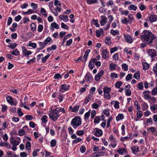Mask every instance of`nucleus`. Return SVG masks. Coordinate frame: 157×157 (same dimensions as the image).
Instances as JSON below:
<instances>
[{
	"label": "nucleus",
	"mask_w": 157,
	"mask_h": 157,
	"mask_svg": "<svg viewBox=\"0 0 157 157\" xmlns=\"http://www.w3.org/2000/svg\"><path fill=\"white\" fill-rule=\"evenodd\" d=\"M90 49H87L85 52L84 55L83 56V61L85 62L86 61L89 54L90 52Z\"/></svg>",
	"instance_id": "a878e982"
},
{
	"label": "nucleus",
	"mask_w": 157,
	"mask_h": 157,
	"mask_svg": "<svg viewBox=\"0 0 157 157\" xmlns=\"http://www.w3.org/2000/svg\"><path fill=\"white\" fill-rule=\"evenodd\" d=\"M101 21H100V24L101 25H104L107 21V18L104 16H101Z\"/></svg>",
	"instance_id": "5701e85b"
},
{
	"label": "nucleus",
	"mask_w": 157,
	"mask_h": 157,
	"mask_svg": "<svg viewBox=\"0 0 157 157\" xmlns=\"http://www.w3.org/2000/svg\"><path fill=\"white\" fill-rule=\"evenodd\" d=\"M143 116L142 112L141 111H138L136 113V117L138 118H140Z\"/></svg>",
	"instance_id": "bf43d9fd"
},
{
	"label": "nucleus",
	"mask_w": 157,
	"mask_h": 157,
	"mask_svg": "<svg viewBox=\"0 0 157 157\" xmlns=\"http://www.w3.org/2000/svg\"><path fill=\"white\" fill-rule=\"evenodd\" d=\"M109 52L106 49H104L102 51V57L105 59H107L109 56Z\"/></svg>",
	"instance_id": "dca6fc26"
},
{
	"label": "nucleus",
	"mask_w": 157,
	"mask_h": 157,
	"mask_svg": "<svg viewBox=\"0 0 157 157\" xmlns=\"http://www.w3.org/2000/svg\"><path fill=\"white\" fill-rule=\"evenodd\" d=\"M110 33L113 36H116L119 34V32L118 30H114L111 29L110 31Z\"/></svg>",
	"instance_id": "2f4dec72"
},
{
	"label": "nucleus",
	"mask_w": 157,
	"mask_h": 157,
	"mask_svg": "<svg viewBox=\"0 0 157 157\" xmlns=\"http://www.w3.org/2000/svg\"><path fill=\"white\" fill-rule=\"evenodd\" d=\"M114 2L113 0H109L107 2L106 5L107 6H110L112 7V6L114 4Z\"/></svg>",
	"instance_id": "a18cd8bd"
},
{
	"label": "nucleus",
	"mask_w": 157,
	"mask_h": 157,
	"mask_svg": "<svg viewBox=\"0 0 157 157\" xmlns=\"http://www.w3.org/2000/svg\"><path fill=\"white\" fill-rule=\"evenodd\" d=\"M124 52L126 53L127 54L131 55L132 54V52L131 51L129 50L128 48H125L124 49Z\"/></svg>",
	"instance_id": "603ef678"
},
{
	"label": "nucleus",
	"mask_w": 157,
	"mask_h": 157,
	"mask_svg": "<svg viewBox=\"0 0 157 157\" xmlns=\"http://www.w3.org/2000/svg\"><path fill=\"white\" fill-rule=\"evenodd\" d=\"M11 53L13 55L17 56L19 55L20 53L18 50L16 49L15 50L11 52Z\"/></svg>",
	"instance_id": "c03bdc74"
},
{
	"label": "nucleus",
	"mask_w": 157,
	"mask_h": 157,
	"mask_svg": "<svg viewBox=\"0 0 157 157\" xmlns=\"http://www.w3.org/2000/svg\"><path fill=\"white\" fill-rule=\"evenodd\" d=\"M104 74V71L101 70L97 74H96L95 76V79L96 81H99L102 76Z\"/></svg>",
	"instance_id": "ddd939ff"
},
{
	"label": "nucleus",
	"mask_w": 157,
	"mask_h": 157,
	"mask_svg": "<svg viewBox=\"0 0 157 157\" xmlns=\"http://www.w3.org/2000/svg\"><path fill=\"white\" fill-rule=\"evenodd\" d=\"M128 17L129 19V20H128L129 22L130 23H129V24H131L134 20V17L131 14H129Z\"/></svg>",
	"instance_id": "69168bd1"
},
{
	"label": "nucleus",
	"mask_w": 157,
	"mask_h": 157,
	"mask_svg": "<svg viewBox=\"0 0 157 157\" xmlns=\"http://www.w3.org/2000/svg\"><path fill=\"white\" fill-rule=\"evenodd\" d=\"M100 120V117L98 116H96L94 119V123H95L98 124Z\"/></svg>",
	"instance_id": "338daca9"
},
{
	"label": "nucleus",
	"mask_w": 157,
	"mask_h": 157,
	"mask_svg": "<svg viewBox=\"0 0 157 157\" xmlns=\"http://www.w3.org/2000/svg\"><path fill=\"white\" fill-rule=\"evenodd\" d=\"M92 75L89 72H87L85 76L84 81L90 82L92 80Z\"/></svg>",
	"instance_id": "423d86ee"
},
{
	"label": "nucleus",
	"mask_w": 157,
	"mask_h": 157,
	"mask_svg": "<svg viewBox=\"0 0 157 157\" xmlns=\"http://www.w3.org/2000/svg\"><path fill=\"white\" fill-rule=\"evenodd\" d=\"M27 46L31 47L33 48H35L36 47L37 45L36 43H32L30 41L29 42V44L27 45Z\"/></svg>",
	"instance_id": "473e14b6"
},
{
	"label": "nucleus",
	"mask_w": 157,
	"mask_h": 157,
	"mask_svg": "<svg viewBox=\"0 0 157 157\" xmlns=\"http://www.w3.org/2000/svg\"><path fill=\"white\" fill-rule=\"evenodd\" d=\"M59 18L60 20H62L64 22H67L68 20V17L66 15H60L59 16Z\"/></svg>",
	"instance_id": "aec40b11"
},
{
	"label": "nucleus",
	"mask_w": 157,
	"mask_h": 157,
	"mask_svg": "<svg viewBox=\"0 0 157 157\" xmlns=\"http://www.w3.org/2000/svg\"><path fill=\"white\" fill-rule=\"evenodd\" d=\"M70 88V86L67 84H63L60 86L59 91L62 93H64L68 90Z\"/></svg>",
	"instance_id": "20e7f679"
},
{
	"label": "nucleus",
	"mask_w": 157,
	"mask_h": 157,
	"mask_svg": "<svg viewBox=\"0 0 157 157\" xmlns=\"http://www.w3.org/2000/svg\"><path fill=\"white\" fill-rule=\"evenodd\" d=\"M150 46H152L157 49V39L154 37V39L150 42L148 44Z\"/></svg>",
	"instance_id": "f3484780"
},
{
	"label": "nucleus",
	"mask_w": 157,
	"mask_h": 157,
	"mask_svg": "<svg viewBox=\"0 0 157 157\" xmlns=\"http://www.w3.org/2000/svg\"><path fill=\"white\" fill-rule=\"evenodd\" d=\"M103 92L104 94L110 93V91L111 90V89L110 87L106 86L103 89Z\"/></svg>",
	"instance_id": "c756f323"
},
{
	"label": "nucleus",
	"mask_w": 157,
	"mask_h": 157,
	"mask_svg": "<svg viewBox=\"0 0 157 157\" xmlns=\"http://www.w3.org/2000/svg\"><path fill=\"white\" fill-rule=\"evenodd\" d=\"M90 110H89L85 114L84 116V118L85 120H88L89 117H90Z\"/></svg>",
	"instance_id": "6e6d98bb"
},
{
	"label": "nucleus",
	"mask_w": 157,
	"mask_h": 157,
	"mask_svg": "<svg viewBox=\"0 0 157 157\" xmlns=\"http://www.w3.org/2000/svg\"><path fill=\"white\" fill-rule=\"evenodd\" d=\"M140 39L144 42H146L148 44L154 39L153 34L147 30H144L141 34Z\"/></svg>",
	"instance_id": "f03ea898"
},
{
	"label": "nucleus",
	"mask_w": 157,
	"mask_h": 157,
	"mask_svg": "<svg viewBox=\"0 0 157 157\" xmlns=\"http://www.w3.org/2000/svg\"><path fill=\"white\" fill-rule=\"evenodd\" d=\"M142 65L143 69L144 70H146L148 69L149 67V64L147 62H143Z\"/></svg>",
	"instance_id": "bb28decb"
},
{
	"label": "nucleus",
	"mask_w": 157,
	"mask_h": 157,
	"mask_svg": "<svg viewBox=\"0 0 157 157\" xmlns=\"http://www.w3.org/2000/svg\"><path fill=\"white\" fill-rule=\"evenodd\" d=\"M54 78L55 79H60L62 78V75H61L59 74L58 73L55 74L54 77Z\"/></svg>",
	"instance_id": "052dcab7"
},
{
	"label": "nucleus",
	"mask_w": 157,
	"mask_h": 157,
	"mask_svg": "<svg viewBox=\"0 0 157 157\" xmlns=\"http://www.w3.org/2000/svg\"><path fill=\"white\" fill-rule=\"evenodd\" d=\"M46 45L48 44H51L52 42V40L50 37H47L44 41Z\"/></svg>",
	"instance_id": "72a5a7b5"
},
{
	"label": "nucleus",
	"mask_w": 157,
	"mask_h": 157,
	"mask_svg": "<svg viewBox=\"0 0 157 157\" xmlns=\"http://www.w3.org/2000/svg\"><path fill=\"white\" fill-rule=\"evenodd\" d=\"M8 124L6 121H4L2 124V127L0 128V130H3L6 129L8 127Z\"/></svg>",
	"instance_id": "ea45409f"
},
{
	"label": "nucleus",
	"mask_w": 157,
	"mask_h": 157,
	"mask_svg": "<svg viewBox=\"0 0 157 157\" xmlns=\"http://www.w3.org/2000/svg\"><path fill=\"white\" fill-rule=\"evenodd\" d=\"M117 151L119 154L121 155H123L126 153L127 150L126 148H120Z\"/></svg>",
	"instance_id": "6ab92c4d"
},
{
	"label": "nucleus",
	"mask_w": 157,
	"mask_h": 157,
	"mask_svg": "<svg viewBox=\"0 0 157 157\" xmlns=\"http://www.w3.org/2000/svg\"><path fill=\"white\" fill-rule=\"evenodd\" d=\"M72 42L73 39H70L66 41V46L69 47L71 45L72 43Z\"/></svg>",
	"instance_id": "5fc2aeb1"
},
{
	"label": "nucleus",
	"mask_w": 157,
	"mask_h": 157,
	"mask_svg": "<svg viewBox=\"0 0 157 157\" xmlns=\"http://www.w3.org/2000/svg\"><path fill=\"white\" fill-rule=\"evenodd\" d=\"M123 83L121 81L117 82L115 84V86L118 88H119L120 87L122 86Z\"/></svg>",
	"instance_id": "de8ad7c7"
},
{
	"label": "nucleus",
	"mask_w": 157,
	"mask_h": 157,
	"mask_svg": "<svg viewBox=\"0 0 157 157\" xmlns=\"http://www.w3.org/2000/svg\"><path fill=\"white\" fill-rule=\"evenodd\" d=\"M111 105H114V106L115 109H118L119 108V103L117 101H113L111 102Z\"/></svg>",
	"instance_id": "b1692460"
},
{
	"label": "nucleus",
	"mask_w": 157,
	"mask_h": 157,
	"mask_svg": "<svg viewBox=\"0 0 157 157\" xmlns=\"http://www.w3.org/2000/svg\"><path fill=\"white\" fill-rule=\"evenodd\" d=\"M131 150L132 153L135 155L136 153L139 152V147L138 146H134L131 147Z\"/></svg>",
	"instance_id": "a211bd4d"
},
{
	"label": "nucleus",
	"mask_w": 157,
	"mask_h": 157,
	"mask_svg": "<svg viewBox=\"0 0 157 157\" xmlns=\"http://www.w3.org/2000/svg\"><path fill=\"white\" fill-rule=\"evenodd\" d=\"M10 142L13 145L17 146L21 141L20 138L18 137L16 139L13 140V137L10 138Z\"/></svg>",
	"instance_id": "6e6552de"
},
{
	"label": "nucleus",
	"mask_w": 157,
	"mask_h": 157,
	"mask_svg": "<svg viewBox=\"0 0 157 157\" xmlns=\"http://www.w3.org/2000/svg\"><path fill=\"white\" fill-rule=\"evenodd\" d=\"M151 94L152 95H155L157 94V88H154L151 91Z\"/></svg>",
	"instance_id": "774afa93"
},
{
	"label": "nucleus",
	"mask_w": 157,
	"mask_h": 157,
	"mask_svg": "<svg viewBox=\"0 0 157 157\" xmlns=\"http://www.w3.org/2000/svg\"><path fill=\"white\" fill-rule=\"evenodd\" d=\"M48 117L46 115H43L41 118L42 123L45 124L48 122Z\"/></svg>",
	"instance_id": "c85d7f7f"
},
{
	"label": "nucleus",
	"mask_w": 157,
	"mask_h": 157,
	"mask_svg": "<svg viewBox=\"0 0 157 157\" xmlns=\"http://www.w3.org/2000/svg\"><path fill=\"white\" fill-rule=\"evenodd\" d=\"M40 12L42 13V15L45 17H47V13L46 12L45 10L43 8H42L40 9Z\"/></svg>",
	"instance_id": "c9c22d12"
},
{
	"label": "nucleus",
	"mask_w": 157,
	"mask_h": 157,
	"mask_svg": "<svg viewBox=\"0 0 157 157\" xmlns=\"http://www.w3.org/2000/svg\"><path fill=\"white\" fill-rule=\"evenodd\" d=\"M56 140L55 139H52V140L50 142V145L51 147H53L55 146L56 144Z\"/></svg>",
	"instance_id": "37998d69"
},
{
	"label": "nucleus",
	"mask_w": 157,
	"mask_h": 157,
	"mask_svg": "<svg viewBox=\"0 0 157 157\" xmlns=\"http://www.w3.org/2000/svg\"><path fill=\"white\" fill-rule=\"evenodd\" d=\"M69 109L71 110V111L73 112L77 113L79 109V106L75 105L73 108L72 106H70Z\"/></svg>",
	"instance_id": "412c9836"
},
{
	"label": "nucleus",
	"mask_w": 157,
	"mask_h": 157,
	"mask_svg": "<svg viewBox=\"0 0 157 157\" xmlns=\"http://www.w3.org/2000/svg\"><path fill=\"white\" fill-rule=\"evenodd\" d=\"M50 10L52 13L55 16H56L58 15V13L56 9H55L53 7V8L51 9Z\"/></svg>",
	"instance_id": "864d4df0"
},
{
	"label": "nucleus",
	"mask_w": 157,
	"mask_h": 157,
	"mask_svg": "<svg viewBox=\"0 0 157 157\" xmlns=\"http://www.w3.org/2000/svg\"><path fill=\"white\" fill-rule=\"evenodd\" d=\"M84 131L83 130H80L76 132V134L79 136H81L84 134Z\"/></svg>",
	"instance_id": "0e129e2a"
},
{
	"label": "nucleus",
	"mask_w": 157,
	"mask_h": 157,
	"mask_svg": "<svg viewBox=\"0 0 157 157\" xmlns=\"http://www.w3.org/2000/svg\"><path fill=\"white\" fill-rule=\"evenodd\" d=\"M36 25L35 23H32L30 25L31 30L33 31H35L36 30Z\"/></svg>",
	"instance_id": "f704fd0d"
},
{
	"label": "nucleus",
	"mask_w": 157,
	"mask_h": 157,
	"mask_svg": "<svg viewBox=\"0 0 157 157\" xmlns=\"http://www.w3.org/2000/svg\"><path fill=\"white\" fill-rule=\"evenodd\" d=\"M140 72L139 71H137L133 75V77L134 78L139 80L140 78Z\"/></svg>",
	"instance_id": "7c9ffc66"
},
{
	"label": "nucleus",
	"mask_w": 157,
	"mask_h": 157,
	"mask_svg": "<svg viewBox=\"0 0 157 157\" xmlns=\"http://www.w3.org/2000/svg\"><path fill=\"white\" fill-rule=\"evenodd\" d=\"M92 96L90 94H89L87 96L84 100V104L85 105L87 104L88 102L90 101Z\"/></svg>",
	"instance_id": "4be33fe9"
},
{
	"label": "nucleus",
	"mask_w": 157,
	"mask_h": 157,
	"mask_svg": "<svg viewBox=\"0 0 157 157\" xmlns=\"http://www.w3.org/2000/svg\"><path fill=\"white\" fill-rule=\"evenodd\" d=\"M151 109V111H155L157 109V104H152L150 107Z\"/></svg>",
	"instance_id": "4d7b16f0"
},
{
	"label": "nucleus",
	"mask_w": 157,
	"mask_h": 157,
	"mask_svg": "<svg viewBox=\"0 0 157 157\" xmlns=\"http://www.w3.org/2000/svg\"><path fill=\"white\" fill-rule=\"evenodd\" d=\"M22 52L24 54V56H26L28 57L29 55H31L32 53V52L30 51H28L25 47H22Z\"/></svg>",
	"instance_id": "9b49d317"
},
{
	"label": "nucleus",
	"mask_w": 157,
	"mask_h": 157,
	"mask_svg": "<svg viewBox=\"0 0 157 157\" xmlns=\"http://www.w3.org/2000/svg\"><path fill=\"white\" fill-rule=\"evenodd\" d=\"M131 86L129 84L126 85L124 88L125 90V94L127 96H130L131 95L132 92L130 90Z\"/></svg>",
	"instance_id": "1a4fd4ad"
},
{
	"label": "nucleus",
	"mask_w": 157,
	"mask_h": 157,
	"mask_svg": "<svg viewBox=\"0 0 157 157\" xmlns=\"http://www.w3.org/2000/svg\"><path fill=\"white\" fill-rule=\"evenodd\" d=\"M95 133L94 135L97 137H100L103 134L102 131L98 128H95L94 129Z\"/></svg>",
	"instance_id": "2eb2a0df"
},
{
	"label": "nucleus",
	"mask_w": 157,
	"mask_h": 157,
	"mask_svg": "<svg viewBox=\"0 0 157 157\" xmlns=\"http://www.w3.org/2000/svg\"><path fill=\"white\" fill-rule=\"evenodd\" d=\"M150 93V92L148 90L144 91L142 93V97L146 100H148L151 96L149 94Z\"/></svg>",
	"instance_id": "4468645a"
},
{
	"label": "nucleus",
	"mask_w": 157,
	"mask_h": 157,
	"mask_svg": "<svg viewBox=\"0 0 157 157\" xmlns=\"http://www.w3.org/2000/svg\"><path fill=\"white\" fill-rule=\"evenodd\" d=\"M105 42L108 45H110L111 44V38L109 36L106 37L105 39Z\"/></svg>",
	"instance_id": "58836bf2"
},
{
	"label": "nucleus",
	"mask_w": 157,
	"mask_h": 157,
	"mask_svg": "<svg viewBox=\"0 0 157 157\" xmlns=\"http://www.w3.org/2000/svg\"><path fill=\"white\" fill-rule=\"evenodd\" d=\"M25 147L27 150H29L31 149V144L30 142L29 141H27L25 144Z\"/></svg>",
	"instance_id": "49530a36"
},
{
	"label": "nucleus",
	"mask_w": 157,
	"mask_h": 157,
	"mask_svg": "<svg viewBox=\"0 0 157 157\" xmlns=\"http://www.w3.org/2000/svg\"><path fill=\"white\" fill-rule=\"evenodd\" d=\"M7 102L11 105H17V102L15 99H13L11 96H9L6 98Z\"/></svg>",
	"instance_id": "39448f33"
},
{
	"label": "nucleus",
	"mask_w": 157,
	"mask_h": 157,
	"mask_svg": "<svg viewBox=\"0 0 157 157\" xmlns=\"http://www.w3.org/2000/svg\"><path fill=\"white\" fill-rule=\"evenodd\" d=\"M38 44L39 45V46L40 47V48H38L37 49H43L45 47V46L46 45L45 43H44V42H41L40 41H39L38 42Z\"/></svg>",
	"instance_id": "a19ab883"
},
{
	"label": "nucleus",
	"mask_w": 157,
	"mask_h": 157,
	"mask_svg": "<svg viewBox=\"0 0 157 157\" xmlns=\"http://www.w3.org/2000/svg\"><path fill=\"white\" fill-rule=\"evenodd\" d=\"M59 28V26L58 24L55 22H53L51 23L49 28L50 30L53 31H54V29H58Z\"/></svg>",
	"instance_id": "f8f14e48"
},
{
	"label": "nucleus",
	"mask_w": 157,
	"mask_h": 157,
	"mask_svg": "<svg viewBox=\"0 0 157 157\" xmlns=\"http://www.w3.org/2000/svg\"><path fill=\"white\" fill-rule=\"evenodd\" d=\"M124 118V116L122 114H119L116 117V120L117 121H119L123 119Z\"/></svg>",
	"instance_id": "4c0bfd02"
},
{
	"label": "nucleus",
	"mask_w": 157,
	"mask_h": 157,
	"mask_svg": "<svg viewBox=\"0 0 157 157\" xmlns=\"http://www.w3.org/2000/svg\"><path fill=\"white\" fill-rule=\"evenodd\" d=\"M72 126L75 129L77 128L82 124L81 119L79 117H76L73 118L71 122Z\"/></svg>",
	"instance_id": "7ed1b4c3"
},
{
	"label": "nucleus",
	"mask_w": 157,
	"mask_h": 157,
	"mask_svg": "<svg viewBox=\"0 0 157 157\" xmlns=\"http://www.w3.org/2000/svg\"><path fill=\"white\" fill-rule=\"evenodd\" d=\"M82 140L81 138H78L75 139L72 141V143L73 144H76L78 142H80Z\"/></svg>",
	"instance_id": "13d9d810"
},
{
	"label": "nucleus",
	"mask_w": 157,
	"mask_h": 157,
	"mask_svg": "<svg viewBox=\"0 0 157 157\" xmlns=\"http://www.w3.org/2000/svg\"><path fill=\"white\" fill-rule=\"evenodd\" d=\"M149 21L151 23H152L156 21L157 18L155 15L152 14L149 17Z\"/></svg>",
	"instance_id": "393cba45"
},
{
	"label": "nucleus",
	"mask_w": 157,
	"mask_h": 157,
	"mask_svg": "<svg viewBox=\"0 0 157 157\" xmlns=\"http://www.w3.org/2000/svg\"><path fill=\"white\" fill-rule=\"evenodd\" d=\"M137 87L138 89L142 90L144 88L143 83V82H140L138 84Z\"/></svg>",
	"instance_id": "8fccbe9b"
},
{
	"label": "nucleus",
	"mask_w": 157,
	"mask_h": 157,
	"mask_svg": "<svg viewBox=\"0 0 157 157\" xmlns=\"http://www.w3.org/2000/svg\"><path fill=\"white\" fill-rule=\"evenodd\" d=\"M116 64L113 63H112L110 64L109 69L111 71H112L115 69L116 67Z\"/></svg>",
	"instance_id": "79ce46f5"
},
{
	"label": "nucleus",
	"mask_w": 157,
	"mask_h": 157,
	"mask_svg": "<svg viewBox=\"0 0 157 157\" xmlns=\"http://www.w3.org/2000/svg\"><path fill=\"white\" fill-rule=\"evenodd\" d=\"M124 38L126 42L129 44H132L134 40L132 36L128 34H123Z\"/></svg>",
	"instance_id": "0eeeda50"
},
{
	"label": "nucleus",
	"mask_w": 157,
	"mask_h": 157,
	"mask_svg": "<svg viewBox=\"0 0 157 157\" xmlns=\"http://www.w3.org/2000/svg\"><path fill=\"white\" fill-rule=\"evenodd\" d=\"M60 112L62 113H65V110L64 108L58 107L55 109H52L48 114L49 117L51 120L56 121L60 117Z\"/></svg>",
	"instance_id": "f257e3e1"
},
{
	"label": "nucleus",
	"mask_w": 157,
	"mask_h": 157,
	"mask_svg": "<svg viewBox=\"0 0 157 157\" xmlns=\"http://www.w3.org/2000/svg\"><path fill=\"white\" fill-rule=\"evenodd\" d=\"M128 9L130 10L136 11L137 9V7L134 5H131L128 8Z\"/></svg>",
	"instance_id": "09e8293b"
},
{
	"label": "nucleus",
	"mask_w": 157,
	"mask_h": 157,
	"mask_svg": "<svg viewBox=\"0 0 157 157\" xmlns=\"http://www.w3.org/2000/svg\"><path fill=\"white\" fill-rule=\"evenodd\" d=\"M117 24H119V21L118 20H115L112 24V27L113 28H115L117 27Z\"/></svg>",
	"instance_id": "3c124183"
},
{
	"label": "nucleus",
	"mask_w": 157,
	"mask_h": 157,
	"mask_svg": "<svg viewBox=\"0 0 157 157\" xmlns=\"http://www.w3.org/2000/svg\"><path fill=\"white\" fill-rule=\"evenodd\" d=\"M147 130H150V131L152 133H153L156 130V128L155 127L152 126L148 128H147Z\"/></svg>",
	"instance_id": "e2e57ef3"
},
{
	"label": "nucleus",
	"mask_w": 157,
	"mask_h": 157,
	"mask_svg": "<svg viewBox=\"0 0 157 157\" xmlns=\"http://www.w3.org/2000/svg\"><path fill=\"white\" fill-rule=\"evenodd\" d=\"M141 107L142 110L144 111L147 110L148 109V105L147 103L144 102L141 105Z\"/></svg>",
	"instance_id": "cd10ccee"
},
{
	"label": "nucleus",
	"mask_w": 157,
	"mask_h": 157,
	"mask_svg": "<svg viewBox=\"0 0 157 157\" xmlns=\"http://www.w3.org/2000/svg\"><path fill=\"white\" fill-rule=\"evenodd\" d=\"M147 52L149 56L151 58H153L157 55L155 50L153 49H149L147 51Z\"/></svg>",
	"instance_id": "9d476101"
},
{
	"label": "nucleus",
	"mask_w": 157,
	"mask_h": 157,
	"mask_svg": "<svg viewBox=\"0 0 157 157\" xmlns=\"http://www.w3.org/2000/svg\"><path fill=\"white\" fill-rule=\"evenodd\" d=\"M116 140H114L110 141V145L113 148L116 147L117 146Z\"/></svg>",
	"instance_id": "e433bc0d"
},
{
	"label": "nucleus",
	"mask_w": 157,
	"mask_h": 157,
	"mask_svg": "<svg viewBox=\"0 0 157 157\" xmlns=\"http://www.w3.org/2000/svg\"><path fill=\"white\" fill-rule=\"evenodd\" d=\"M121 22L122 24H127L128 23H130L126 17H124L123 19L121 20Z\"/></svg>",
	"instance_id": "680f3d73"
}]
</instances>
